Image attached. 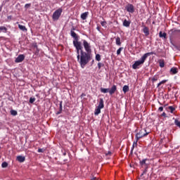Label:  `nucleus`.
I'll return each mask as SVG.
<instances>
[{
  "label": "nucleus",
  "mask_w": 180,
  "mask_h": 180,
  "mask_svg": "<svg viewBox=\"0 0 180 180\" xmlns=\"http://www.w3.org/2000/svg\"><path fill=\"white\" fill-rule=\"evenodd\" d=\"M83 46L84 47L85 51L82 50V44H81V49H79V51L76 50L77 53V62L80 65V67L82 68H85V65L88 64L91 60V45L86 40L84 39L83 40Z\"/></svg>",
  "instance_id": "1"
},
{
  "label": "nucleus",
  "mask_w": 180,
  "mask_h": 180,
  "mask_svg": "<svg viewBox=\"0 0 180 180\" xmlns=\"http://www.w3.org/2000/svg\"><path fill=\"white\" fill-rule=\"evenodd\" d=\"M153 54H154V52H148L143 54V56L141 58V60L135 61L132 65L133 70H137L140 68V65H143V64H144L146 62V60H147L148 57L149 56H153Z\"/></svg>",
  "instance_id": "2"
},
{
  "label": "nucleus",
  "mask_w": 180,
  "mask_h": 180,
  "mask_svg": "<svg viewBox=\"0 0 180 180\" xmlns=\"http://www.w3.org/2000/svg\"><path fill=\"white\" fill-rule=\"evenodd\" d=\"M70 35L75 40L73 41V46L75 47L76 50H77V53L79 50H81V41H79L78 35H77V33L75 32L72 31V30H70Z\"/></svg>",
  "instance_id": "3"
},
{
  "label": "nucleus",
  "mask_w": 180,
  "mask_h": 180,
  "mask_svg": "<svg viewBox=\"0 0 180 180\" xmlns=\"http://www.w3.org/2000/svg\"><path fill=\"white\" fill-rule=\"evenodd\" d=\"M150 134V132H147V129H141L136 134V141H139L140 139H143V137H146V136H148Z\"/></svg>",
  "instance_id": "4"
},
{
  "label": "nucleus",
  "mask_w": 180,
  "mask_h": 180,
  "mask_svg": "<svg viewBox=\"0 0 180 180\" xmlns=\"http://www.w3.org/2000/svg\"><path fill=\"white\" fill-rule=\"evenodd\" d=\"M61 13H63V8H61L55 11L52 15L53 20H58V19H60V16H61Z\"/></svg>",
  "instance_id": "5"
},
{
  "label": "nucleus",
  "mask_w": 180,
  "mask_h": 180,
  "mask_svg": "<svg viewBox=\"0 0 180 180\" xmlns=\"http://www.w3.org/2000/svg\"><path fill=\"white\" fill-rule=\"evenodd\" d=\"M125 9H127V12L129 13H134V6H133V4H127L125 6Z\"/></svg>",
  "instance_id": "6"
},
{
  "label": "nucleus",
  "mask_w": 180,
  "mask_h": 180,
  "mask_svg": "<svg viewBox=\"0 0 180 180\" xmlns=\"http://www.w3.org/2000/svg\"><path fill=\"white\" fill-rule=\"evenodd\" d=\"M23 60H25V55L21 54L16 58V59L15 60V63H22Z\"/></svg>",
  "instance_id": "7"
},
{
  "label": "nucleus",
  "mask_w": 180,
  "mask_h": 180,
  "mask_svg": "<svg viewBox=\"0 0 180 180\" xmlns=\"http://www.w3.org/2000/svg\"><path fill=\"white\" fill-rule=\"evenodd\" d=\"M117 90V87L116 85H113L110 89H109V94L110 95H113Z\"/></svg>",
  "instance_id": "8"
},
{
  "label": "nucleus",
  "mask_w": 180,
  "mask_h": 180,
  "mask_svg": "<svg viewBox=\"0 0 180 180\" xmlns=\"http://www.w3.org/2000/svg\"><path fill=\"white\" fill-rule=\"evenodd\" d=\"M97 108L100 109H103V108H105V104H103V98H100L99 104Z\"/></svg>",
  "instance_id": "9"
},
{
  "label": "nucleus",
  "mask_w": 180,
  "mask_h": 180,
  "mask_svg": "<svg viewBox=\"0 0 180 180\" xmlns=\"http://www.w3.org/2000/svg\"><path fill=\"white\" fill-rule=\"evenodd\" d=\"M25 160H26L25 156H22V155L17 156V161H18V162H25Z\"/></svg>",
  "instance_id": "10"
},
{
  "label": "nucleus",
  "mask_w": 180,
  "mask_h": 180,
  "mask_svg": "<svg viewBox=\"0 0 180 180\" xmlns=\"http://www.w3.org/2000/svg\"><path fill=\"white\" fill-rule=\"evenodd\" d=\"M143 32L146 34V36H148L150 34V30L146 26L143 27Z\"/></svg>",
  "instance_id": "11"
},
{
  "label": "nucleus",
  "mask_w": 180,
  "mask_h": 180,
  "mask_svg": "<svg viewBox=\"0 0 180 180\" xmlns=\"http://www.w3.org/2000/svg\"><path fill=\"white\" fill-rule=\"evenodd\" d=\"M89 13V12H85L82 13L81 18L82 19V20H86V18H88Z\"/></svg>",
  "instance_id": "12"
},
{
  "label": "nucleus",
  "mask_w": 180,
  "mask_h": 180,
  "mask_svg": "<svg viewBox=\"0 0 180 180\" xmlns=\"http://www.w3.org/2000/svg\"><path fill=\"white\" fill-rule=\"evenodd\" d=\"M130 21H128L127 20H124L123 22V26H124V27H130Z\"/></svg>",
  "instance_id": "13"
},
{
  "label": "nucleus",
  "mask_w": 180,
  "mask_h": 180,
  "mask_svg": "<svg viewBox=\"0 0 180 180\" xmlns=\"http://www.w3.org/2000/svg\"><path fill=\"white\" fill-rule=\"evenodd\" d=\"M18 28L20 30H22V32H27V29L25 25H22L20 24L18 25Z\"/></svg>",
  "instance_id": "14"
},
{
  "label": "nucleus",
  "mask_w": 180,
  "mask_h": 180,
  "mask_svg": "<svg viewBox=\"0 0 180 180\" xmlns=\"http://www.w3.org/2000/svg\"><path fill=\"white\" fill-rule=\"evenodd\" d=\"M100 91L101 92V94H108V92L109 93V89H105V88H101Z\"/></svg>",
  "instance_id": "15"
},
{
  "label": "nucleus",
  "mask_w": 180,
  "mask_h": 180,
  "mask_svg": "<svg viewBox=\"0 0 180 180\" xmlns=\"http://www.w3.org/2000/svg\"><path fill=\"white\" fill-rule=\"evenodd\" d=\"M8 28L6 27L1 26L0 27V33L3 32V33H6Z\"/></svg>",
  "instance_id": "16"
},
{
  "label": "nucleus",
  "mask_w": 180,
  "mask_h": 180,
  "mask_svg": "<svg viewBox=\"0 0 180 180\" xmlns=\"http://www.w3.org/2000/svg\"><path fill=\"white\" fill-rule=\"evenodd\" d=\"M159 37H164V39H167V33L164 32L162 33V32H159Z\"/></svg>",
  "instance_id": "17"
},
{
  "label": "nucleus",
  "mask_w": 180,
  "mask_h": 180,
  "mask_svg": "<svg viewBox=\"0 0 180 180\" xmlns=\"http://www.w3.org/2000/svg\"><path fill=\"white\" fill-rule=\"evenodd\" d=\"M115 43L117 46H122V42L120 41V37H117L115 39Z\"/></svg>",
  "instance_id": "18"
},
{
  "label": "nucleus",
  "mask_w": 180,
  "mask_h": 180,
  "mask_svg": "<svg viewBox=\"0 0 180 180\" xmlns=\"http://www.w3.org/2000/svg\"><path fill=\"white\" fill-rule=\"evenodd\" d=\"M129 86L127 85H124L122 88V91L124 92V94H126L127 92H129Z\"/></svg>",
  "instance_id": "19"
},
{
  "label": "nucleus",
  "mask_w": 180,
  "mask_h": 180,
  "mask_svg": "<svg viewBox=\"0 0 180 180\" xmlns=\"http://www.w3.org/2000/svg\"><path fill=\"white\" fill-rule=\"evenodd\" d=\"M148 159H143L142 160H140L139 164L140 165H146L147 167V163H146V162L148 160Z\"/></svg>",
  "instance_id": "20"
},
{
  "label": "nucleus",
  "mask_w": 180,
  "mask_h": 180,
  "mask_svg": "<svg viewBox=\"0 0 180 180\" xmlns=\"http://www.w3.org/2000/svg\"><path fill=\"white\" fill-rule=\"evenodd\" d=\"M170 72H172V74H177L178 73V68H172L171 70H170Z\"/></svg>",
  "instance_id": "21"
},
{
  "label": "nucleus",
  "mask_w": 180,
  "mask_h": 180,
  "mask_svg": "<svg viewBox=\"0 0 180 180\" xmlns=\"http://www.w3.org/2000/svg\"><path fill=\"white\" fill-rule=\"evenodd\" d=\"M101 108H99L98 107L96 108V109L95 110V112H94V115L96 116H98V115H99L101 113Z\"/></svg>",
  "instance_id": "22"
},
{
  "label": "nucleus",
  "mask_w": 180,
  "mask_h": 180,
  "mask_svg": "<svg viewBox=\"0 0 180 180\" xmlns=\"http://www.w3.org/2000/svg\"><path fill=\"white\" fill-rule=\"evenodd\" d=\"M174 124H175L177 127H179V129H180V122H179V120H178V119H175V120H174Z\"/></svg>",
  "instance_id": "23"
},
{
  "label": "nucleus",
  "mask_w": 180,
  "mask_h": 180,
  "mask_svg": "<svg viewBox=\"0 0 180 180\" xmlns=\"http://www.w3.org/2000/svg\"><path fill=\"white\" fill-rule=\"evenodd\" d=\"M10 112H11V115H12V116H16L18 115V111H16L15 110H11Z\"/></svg>",
  "instance_id": "24"
},
{
  "label": "nucleus",
  "mask_w": 180,
  "mask_h": 180,
  "mask_svg": "<svg viewBox=\"0 0 180 180\" xmlns=\"http://www.w3.org/2000/svg\"><path fill=\"white\" fill-rule=\"evenodd\" d=\"M36 101V98L34 97H31L30 98V103H34V102Z\"/></svg>",
  "instance_id": "25"
},
{
  "label": "nucleus",
  "mask_w": 180,
  "mask_h": 180,
  "mask_svg": "<svg viewBox=\"0 0 180 180\" xmlns=\"http://www.w3.org/2000/svg\"><path fill=\"white\" fill-rule=\"evenodd\" d=\"M169 110H170L171 113L174 112V110H175V108L172 107V106H169L168 107Z\"/></svg>",
  "instance_id": "26"
},
{
  "label": "nucleus",
  "mask_w": 180,
  "mask_h": 180,
  "mask_svg": "<svg viewBox=\"0 0 180 180\" xmlns=\"http://www.w3.org/2000/svg\"><path fill=\"white\" fill-rule=\"evenodd\" d=\"M122 50H123V47H120V49H117V56H120V53H122Z\"/></svg>",
  "instance_id": "27"
},
{
  "label": "nucleus",
  "mask_w": 180,
  "mask_h": 180,
  "mask_svg": "<svg viewBox=\"0 0 180 180\" xmlns=\"http://www.w3.org/2000/svg\"><path fill=\"white\" fill-rule=\"evenodd\" d=\"M1 167H2V168H6V167H8V162H4L1 164Z\"/></svg>",
  "instance_id": "28"
},
{
  "label": "nucleus",
  "mask_w": 180,
  "mask_h": 180,
  "mask_svg": "<svg viewBox=\"0 0 180 180\" xmlns=\"http://www.w3.org/2000/svg\"><path fill=\"white\" fill-rule=\"evenodd\" d=\"M96 61H101V55L100 54L96 55Z\"/></svg>",
  "instance_id": "29"
},
{
  "label": "nucleus",
  "mask_w": 180,
  "mask_h": 180,
  "mask_svg": "<svg viewBox=\"0 0 180 180\" xmlns=\"http://www.w3.org/2000/svg\"><path fill=\"white\" fill-rule=\"evenodd\" d=\"M165 65V63H164L163 60L160 61V67H161V68H164Z\"/></svg>",
  "instance_id": "30"
},
{
  "label": "nucleus",
  "mask_w": 180,
  "mask_h": 180,
  "mask_svg": "<svg viewBox=\"0 0 180 180\" xmlns=\"http://www.w3.org/2000/svg\"><path fill=\"white\" fill-rule=\"evenodd\" d=\"M148 169V167H146L145 168V170L143 172V173L141 174V176H143V175H144V174H146L147 173V171Z\"/></svg>",
  "instance_id": "31"
},
{
  "label": "nucleus",
  "mask_w": 180,
  "mask_h": 180,
  "mask_svg": "<svg viewBox=\"0 0 180 180\" xmlns=\"http://www.w3.org/2000/svg\"><path fill=\"white\" fill-rule=\"evenodd\" d=\"M30 6H32V4H26L25 5V9H29V8H30Z\"/></svg>",
  "instance_id": "32"
},
{
  "label": "nucleus",
  "mask_w": 180,
  "mask_h": 180,
  "mask_svg": "<svg viewBox=\"0 0 180 180\" xmlns=\"http://www.w3.org/2000/svg\"><path fill=\"white\" fill-rule=\"evenodd\" d=\"M101 26H103V27H106L107 23L105 21H103L101 22Z\"/></svg>",
  "instance_id": "33"
},
{
  "label": "nucleus",
  "mask_w": 180,
  "mask_h": 180,
  "mask_svg": "<svg viewBox=\"0 0 180 180\" xmlns=\"http://www.w3.org/2000/svg\"><path fill=\"white\" fill-rule=\"evenodd\" d=\"M165 82H167V80H162L158 84V86H160L162 84H165Z\"/></svg>",
  "instance_id": "34"
},
{
  "label": "nucleus",
  "mask_w": 180,
  "mask_h": 180,
  "mask_svg": "<svg viewBox=\"0 0 180 180\" xmlns=\"http://www.w3.org/2000/svg\"><path fill=\"white\" fill-rule=\"evenodd\" d=\"M138 141H137V139H136V141L134 142L133 146H132V149H131L132 150L134 149L135 146H137V142Z\"/></svg>",
  "instance_id": "35"
},
{
  "label": "nucleus",
  "mask_w": 180,
  "mask_h": 180,
  "mask_svg": "<svg viewBox=\"0 0 180 180\" xmlns=\"http://www.w3.org/2000/svg\"><path fill=\"white\" fill-rule=\"evenodd\" d=\"M59 110H60V112H63V101L60 102V108Z\"/></svg>",
  "instance_id": "36"
},
{
  "label": "nucleus",
  "mask_w": 180,
  "mask_h": 180,
  "mask_svg": "<svg viewBox=\"0 0 180 180\" xmlns=\"http://www.w3.org/2000/svg\"><path fill=\"white\" fill-rule=\"evenodd\" d=\"M98 69L101 70V68H102V67H103V64H102L101 63H98Z\"/></svg>",
  "instance_id": "37"
},
{
  "label": "nucleus",
  "mask_w": 180,
  "mask_h": 180,
  "mask_svg": "<svg viewBox=\"0 0 180 180\" xmlns=\"http://www.w3.org/2000/svg\"><path fill=\"white\" fill-rule=\"evenodd\" d=\"M38 153H44V149L43 148L38 149Z\"/></svg>",
  "instance_id": "38"
},
{
  "label": "nucleus",
  "mask_w": 180,
  "mask_h": 180,
  "mask_svg": "<svg viewBox=\"0 0 180 180\" xmlns=\"http://www.w3.org/2000/svg\"><path fill=\"white\" fill-rule=\"evenodd\" d=\"M158 110H159L160 112H162V110H164V107H160V108H158Z\"/></svg>",
  "instance_id": "39"
},
{
  "label": "nucleus",
  "mask_w": 180,
  "mask_h": 180,
  "mask_svg": "<svg viewBox=\"0 0 180 180\" xmlns=\"http://www.w3.org/2000/svg\"><path fill=\"white\" fill-rule=\"evenodd\" d=\"M34 49H37V53H39V49L37 48V45H34Z\"/></svg>",
  "instance_id": "40"
},
{
  "label": "nucleus",
  "mask_w": 180,
  "mask_h": 180,
  "mask_svg": "<svg viewBox=\"0 0 180 180\" xmlns=\"http://www.w3.org/2000/svg\"><path fill=\"white\" fill-rule=\"evenodd\" d=\"M162 116L164 117H167V114L165 112H162Z\"/></svg>",
  "instance_id": "41"
},
{
  "label": "nucleus",
  "mask_w": 180,
  "mask_h": 180,
  "mask_svg": "<svg viewBox=\"0 0 180 180\" xmlns=\"http://www.w3.org/2000/svg\"><path fill=\"white\" fill-rule=\"evenodd\" d=\"M110 154H112V152H108V153H106V155H110Z\"/></svg>",
  "instance_id": "42"
},
{
  "label": "nucleus",
  "mask_w": 180,
  "mask_h": 180,
  "mask_svg": "<svg viewBox=\"0 0 180 180\" xmlns=\"http://www.w3.org/2000/svg\"><path fill=\"white\" fill-rule=\"evenodd\" d=\"M61 112L62 111L60 110H59V112H57V115H60V113H61Z\"/></svg>",
  "instance_id": "43"
},
{
  "label": "nucleus",
  "mask_w": 180,
  "mask_h": 180,
  "mask_svg": "<svg viewBox=\"0 0 180 180\" xmlns=\"http://www.w3.org/2000/svg\"><path fill=\"white\" fill-rule=\"evenodd\" d=\"M153 81H157V79L153 78Z\"/></svg>",
  "instance_id": "44"
},
{
  "label": "nucleus",
  "mask_w": 180,
  "mask_h": 180,
  "mask_svg": "<svg viewBox=\"0 0 180 180\" xmlns=\"http://www.w3.org/2000/svg\"><path fill=\"white\" fill-rule=\"evenodd\" d=\"M72 32H74V30H75V28H72Z\"/></svg>",
  "instance_id": "45"
},
{
  "label": "nucleus",
  "mask_w": 180,
  "mask_h": 180,
  "mask_svg": "<svg viewBox=\"0 0 180 180\" xmlns=\"http://www.w3.org/2000/svg\"><path fill=\"white\" fill-rule=\"evenodd\" d=\"M97 30H99V27H97Z\"/></svg>",
  "instance_id": "46"
},
{
  "label": "nucleus",
  "mask_w": 180,
  "mask_h": 180,
  "mask_svg": "<svg viewBox=\"0 0 180 180\" xmlns=\"http://www.w3.org/2000/svg\"><path fill=\"white\" fill-rule=\"evenodd\" d=\"M175 48H176V49H178V46H175Z\"/></svg>",
  "instance_id": "47"
},
{
  "label": "nucleus",
  "mask_w": 180,
  "mask_h": 180,
  "mask_svg": "<svg viewBox=\"0 0 180 180\" xmlns=\"http://www.w3.org/2000/svg\"><path fill=\"white\" fill-rule=\"evenodd\" d=\"M96 179V178H94V180Z\"/></svg>",
  "instance_id": "48"
}]
</instances>
